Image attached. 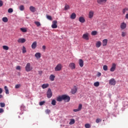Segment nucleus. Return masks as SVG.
I'll use <instances>...</instances> for the list:
<instances>
[{"mask_svg":"<svg viewBox=\"0 0 128 128\" xmlns=\"http://www.w3.org/2000/svg\"><path fill=\"white\" fill-rule=\"evenodd\" d=\"M12 12H14V10L12 8H10L8 10V12H9V14Z\"/></svg>","mask_w":128,"mask_h":128,"instance_id":"obj_44","label":"nucleus"},{"mask_svg":"<svg viewBox=\"0 0 128 128\" xmlns=\"http://www.w3.org/2000/svg\"><path fill=\"white\" fill-rule=\"evenodd\" d=\"M0 108H4L6 106V104L4 103L0 102Z\"/></svg>","mask_w":128,"mask_h":128,"instance_id":"obj_38","label":"nucleus"},{"mask_svg":"<svg viewBox=\"0 0 128 128\" xmlns=\"http://www.w3.org/2000/svg\"><path fill=\"white\" fill-rule=\"evenodd\" d=\"M62 66L60 64H58L54 68L55 72H60L62 70Z\"/></svg>","mask_w":128,"mask_h":128,"instance_id":"obj_3","label":"nucleus"},{"mask_svg":"<svg viewBox=\"0 0 128 128\" xmlns=\"http://www.w3.org/2000/svg\"><path fill=\"white\" fill-rule=\"evenodd\" d=\"M82 38L84 40H88L89 38H88V34L86 33V34H84L82 36Z\"/></svg>","mask_w":128,"mask_h":128,"instance_id":"obj_13","label":"nucleus"},{"mask_svg":"<svg viewBox=\"0 0 128 128\" xmlns=\"http://www.w3.org/2000/svg\"><path fill=\"white\" fill-rule=\"evenodd\" d=\"M48 86H50V84H44L42 86V88L43 90H44V88H48Z\"/></svg>","mask_w":128,"mask_h":128,"instance_id":"obj_18","label":"nucleus"},{"mask_svg":"<svg viewBox=\"0 0 128 128\" xmlns=\"http://www.w3.org/2000/svg\"><path fill=\"white\" fill-rule=\"evenodd\" d=\"M2 20L4 22H8V18L6 17H4L2 18Z\"/></svg>","mask_w":128,"mask_h":128,"instance_id":"obj_28","label":"nucleus"},{"mask_svg":"<svg viewBox=\"0 0 128 128\" xmlns=\"http://www.w3.org/2000/svg\"><path fill=\"white\" fill-rule=\"evenodd\" d=\"M63 100H64L66 102H68L70 100V98L67 95H62Z\"/></svg>","mask_w":128,"mask_h":128,"instance_id":"obj_4","label":"nucleus"},{"mask_svg":"<svg viewBox=\"0 0 128 128\" xmlns=\"http://www.w3.org/2000/svg\"><path fill=\"white\" fill-rule=\"evenodd\" d=\"M108 2V0H97V2L98 4H104Z\"/></svg>","mask_w":128,"mask_h":128,"instance_id":"obj_9","label":"nucleus"},{"mask_svg":"<svg viewBox=\"0 0 128 128\" xmlns=\"http://www.w3.org/2000/svg\"><path fill=\"white\" fill-rule=\"evenodd\" d=\"M2 93V88H0V94Z\"/></svg>","mask_w":128,"mask_h":128,"instance_id":"obj_57","label":"nucleus"},{"mask_svg":"<svg viewBox=\"0 0 128 128\" xmlns=\"http://www.w3.org/2000/svg\"><path fill=\"white\" fill-rule=\"evenodd\" d=\"M103 70H104L106 71L108 70V66L104 65L103 66Z\"/></svg>","mask_w":128,"mask_h":128,"instance_id":"obj_40","label":"nucleus"},{"mask_svg":"<svg viewBox=\"0 0 128 128\" xmlns=\"http://www.w3.org/2000/svg\"><path fill=\"white\" fill-rule=\"evenodd\" d=\"M4 5V2H2V0H0V8H2V6Z\"/></svg>","mask_w":128,"mask_h":128,"instance_id":"obj_50","label":"nucleus"},{"mask_svg":"<svg viewBox=\"0 0 128 128\" xmlns=\"http://www.w3.org/2000/svg\"><path fill=\"white\" fill-rule=\"evenodd\" d=\"M33 68L32 66H30V63L28 62L26 64V66L25 67V70L27 72H32L33 70Z\"/></svg>","mask_w":128,"mask_h":128,"instance_id":"obj_1","label":"nucleus"},{"mask_svg":"<svg viewBox=\"0 0 128 128\" xmlns=\"http://www.w3.org/2000/svg\"><path fill=\"white\" fill-rule=\"evenodd\" d=\"M38 44L36 42H32V50H35V48H36V46H37Z\"/></svg>","mask_w":128,"mask_h":128,"instance_id":"obj_16","label":"nucleus"},{"mask_svg":"<svg viewBox=\"0 0 128 128\" xmlns=\"http://www.w3.org/2000/svg\"><path fill=\"white\" fill-rule=\"evenodd\" d=\"M52 28H58V21L56 20L52 21Z\"/></svg>","mask_w":128,"mask_h":128,"instance_id":"obj_5","label":"nucleus"},{"mask_svg":"<svg viewBox=\"0 0 128 128\" xmlns=\"http://www.w3.org/2000/svg\"><path fill=\"white\" fill-rule=\"evenodd\" d=\"M36 58H40L41 54L40 52H37L35 54Z\"/></svg>","mask_w":128,"mask_h":128,"instance_id":"obj_25","label":"nucleus"},{"mask_svg":"<svg viewBox=\"0 0 128 128\" xmlns=\"http://www.w3.org/2000/svg\"><path fill=\"white\" fill-rule=\"evenodd\" d=\"M2 94H0V98H2Z\"/></svg>","mask_w":128,"mask_h":128,"instance_id":"obj_59","label":"nucleus"},{"mask_svg":"<svg viewBox=\"0 0 128 128\" xmlns=\"http://www.w3.org/2000/svg\"><path fill=\"white\" fill-rule=\"evenodd\" d=\"M100 46H102V42L98 41L96 42V48H100Z\"/></svg>","mask_w":128,"mask_h":128,"instance_id":"obj_20","label":"nucleus"},{"mask_svg":"<svg viewBox=\"0 0 128 128\" xmlns=\"http://www.w3.org/2000/svg\"><path fill=\"white\" fill-rule=\"evenodd\" d=\"M45 112L46 114H50V110L47 109L45 110Z\"/></svg>","mask_w":128,"mask_h":128,"instance_id":"obj_43","label":"nucleus"},{"mask_svg":"<svg viewBox=\"0 0 128 128\" xmlns=\"http://www.w3.org/2000/svg\"><path fill=\"white\" fill-rule=\"evenodd\" d=\"M120 28L121 30H124L126 28V24L124 22L121 23Z\"/></svg>","mask_w":128,"mask_h":128,"instance_id":"obj_8","label":"nucleus"},{"mask_svg":"<svg viewBox=\"0 0 128 128\" xmlns=\"http://www.w3.org/2000/svg\"><path fill=\"white\" fill-rule=\"evenodd\" d=\"M94 86L98 87L100 86V82H97L94 83Z\"/></svg>","mask_w":128,"mask_h":128,"instance_id":"obj_35","label":"nucleus"},{"mask_svg":"<svg viewBox=\"0 0 128 128\" xmlns=\"http://www.w3.org/2000/svg\"><path fill=\"white\" fill-rule=\"evenodd\" d=\"M76 92H78V89H76V88L72 89L71 90V93L72 94H76Z\"/></svg>","mask_w":128,"mask_h":128,"instance_id":"obj_27","label":"nucleus"},{"mask_svg":"<svg viewBox=\"0 0 128 128\" xmlns=\"http://www.w3.org/2000/svg\"><path fill=\"white\" fill-rule=\"evenodd\" d=\"M46 18H48V20H52V16H50L47 15Z\"/></svg>","mask_w":128,"mask_h":128,"instance_id":"obj_34","label":"nucleus"},{"mask_svg":"<svg viewBox=\"0 0 128 128\" xmlns=\"http://www.w3.org/2000/svg\"><path fill=\"white\" fill-rule=\"evenodd\" d=\"M24 108V106H21V108Z\"/></svg>","mask_w":128,"mask_h":128,"instance_id":"obj_60","label":"nucleus"},{"mask_svg":"<svg viewBox=\"0 0 128 128\" xmlns=\"http://www.w3.org/2000/svg\"><path fill=\"white\" fill-rule=\"evenodd\" d=\"M3 48V49L4 50H8V46H2Z\"/></svg>","mask_w":128,"mask_h":128,"instance_id":"obj_36","label":"nucleus"},{"mask_svg":"<svg viewBox=\"0 0 128 128\" xmlns=\"http://www.w3.org/2000/svg\"><path fill=\"white\" fill-rule=\"evenodd\" d=\"M42 50H46V46H42Z\"/></svg>","mask_w":128,"mask_h":128,"instance_id":"obj_55","label":"nucleus"},{"mask_svg":"<svg viewBox=\"0 0 128 128\" xmlns=\"http://www.w3.org/2000/svg\"><path fill=\"white\" fill-rule=\"evenodd\" d=\"M57 102H62L64 100V98H62V96H59L56 99Z\"/></svg>","mask_w":128,"mask_h":128,"instance_id":"obj_22","label":"nucleus"},{"mask_svg":"<svg viewBox=\"0 0 128 128\" xmlns=\"http://www.w3.org/2000/svg\"><path fill=\"white\" fill-rule=\"evenodd\" d=\"M46 96L48 98H50L52 96V89H50V88H48L46 92Z\"/></svg>","mask_w":128,"mask_h":128,"instance_id":"obj_2","label":"nucleus"},{"mask_svg":"<svg viewBox=\"0 0 128 128\" xmlns=\"http://www.w3.org/2000/svg\"><path fill=\"white\" fill-rule=\"evenodd\" d=\"M82 108V104H79L78 109L80 110Z\"/></svg>","mask_w":128,"mask_h":128,"instance_id":"obj_46","label":"nucleus"},{"mask_svg":"<svg viewBox=\"0 0 128 128\" xmlns=\"http://www.w3.org/2000/svg\"><path fill=\"white\" fill-rule=\"evenodd\" d=\"M76 18V13H72L70 16V18L72 20H74Z\"/></svg>","mask_w":128,"mask_h":128,"instance_id":"obj_23","label":"nucleus"},{"mask_svg":"<svg viewBox=\"0 0 128 128\" xmlns=\"http://www.w3.org/2000/svg\"><path fill=\"white\" fill-rule=\"evenodd\" d=\"M102 122V120L100 119V118H97L96 120V124H98V122Z\"/></svg>","mask_w":128,"mask_h":128,"instance_id":"obj_48","label":"nucleus"},{"mask_svg":"<svg viewBox=\"0 0 128 128\" xmlns=\"http://www.w3.org/2000/svg\"><path fill=\"white\" fill-rule=\"evenodd\" d=\"M116 63L112 64V66L110 69V72H114L116 70Z\"/></svg>","mask_w":128,"mask_h":128,"instance_id":"obj_7","label":"nucleus"},{"mask_svg":"<svg viewBox=\"0 0 128 128\" xmlns=\"http://www.w3.org/2000/svg\"><path fill=\"white\" fill-rule=\"evenodd\" d=\"M94 12L92 10H90L88 13V18H94Z\"/></svg>","mask_w":128,"mask_h":128,"instance_id":"obj_12","label":"nucleus"},{"mask_svg":"<svg viewBox=\"0 0 128 128\" xmlns=\"http://www.w3.org/2000/svg\"><path fill=\"white\" fill-rule=\"evenodd\" d=\"M79 66H80V68H82L84 66V60L82 59L79 60Z\"/></svg>","mask_w":128,"mask_h":128,"instance_id":"obj_19","label":"nucleus"},{"mask_svg":"<svg viewBox=\"0 0 128 128\" xmlns=\"http://www.w3.org/2000/svg\"><path fill=\"white\" fill-rule=\"evenodd\" d=\"M108 39H104L102 42V46H108Z\"/></svg>","mask_w":128,"mask_h":128,"instance_id":"obj_14","label":"nucleus"},{"mask_svg":"<svg viewBox=\"0 0 128 128\" xmlns=\"http://www.w3.org/2000/svg\"><path fill=\"white\" fill-rule=\"evenodd\" d=\"M126 18L128 20V14H126Z\"/></svg>","mask_w":128,"mask_h":128,"instance_id":"obj_58","label":"nucleus"},{"mask_svg":"<svg viewBox=\"0 0 128 128\" xmlns=\"http://www.w3.org/2000/svg\"><path fill=\"white\" fill-rule=\"evenodd\" d=\"M80 110L78 108V109H74L73 110V111L74 112H80Z\"/></svg>","mask_w":128,"mask_h":128,"instance_id":"obj_54","label":"nucleus"},{"mask_svg":"<svg viewBox=\"0 0 128 128\" xmlns=\"http://www.w3.org/2000/svg\"><path fill=\"white\" fill-rule=\"evenodd\" d=\"M79 22H82V24H84V22H86V20L84 19V18L80 16L79 18Z\"/></svg>","mask_w":128,"mask_h":128,"instance_id":"obj_17","label":"nucleus"},{"mask_svg":"<svg viewBox=\"0 0 128 128\" xmlns=\"http://www.w3.org/2000/svg\"><path fill=\"white\" fill-rule=\"evenodd\" d=\"M20 30L22 32H28V29L26 28H20Z\"/></svg>","mask_w":128,"mask_h":128,"instance_id":"obj_24","label":"nucleus"},{"mask_svg":"<svg viewBox=\"0 0 128 128\" xmlns=\"http://www.w3.org/2000/svg\"><path fill=\"white\" fill-rule=\"evenodd\" d=\"M19 8H20V10L22 11L24 10V5H21L19 7Z\"/></svg>","mask_w":128,"mask_h":128,"instance_id":"obj_32","label":"nucleus"},{"mask_svg":"<svg viewBox=\"0 0 128 128\" xmlns=\"http://www.w3.org/2000/svg\"><path fill=\"white\" fill-rule=\"evenodd\" d=\"M109 84L111 86H116V80L114 78H111L109 81Z\"/></svg>","mask_w":128,"mask_h":128,"instance_id":"obj_11","label":"nucleus"},{"mask_svg":"<svg viewBox=\"0 0 128 128\" xmlns=\"http://www.w3.org/2000/svg\"><path fill=\"white\" fill-rule=\"evenodd\" d=\"M4 112V110L2 108H0V114Z\"/></svg>","mask_w":128,"mask_h":128,"instance_id":"obj_52","label":"nucleus"},{"mask_svg":"<svg viewBox=\"0 0 128 128\" xmlns=\"http://www.w3.org/2000/svg\"><path fill=\"white\" fill-rule=\"evenodd\" d=\"M34 24L37 26H40V23L38 22H35Z\"/></svg>","mask_w":128,"mask_h":128,"instance_id":"obj_42","label":"nucleus"},{"mask_svg":"<svg viewBox=\"0 0 128 128\" xmlns=\"http://www.w3.org/2000/svg\"><path fill=\"white\" fill-rule=\"evenodd\" d=\"M51 104L52 106H56V101L55 100H52Z\"/></svg>","mask_w":128,"mask_h":128,"instance_id":"obj_31","label":"nucleus"},{"mask_svg":"<svg viewBox=\"0 0 128 128\" xmlns=\"http://www.w3.org/2000/svg\"><path fill=\"white\" fill-rule=\"evenodd\" d=\"M20 66H16V70H20Z\"/></svg>","mask_w":128,"mask_h":128,"instance_id":"obj_51","label":"nucleus"},{"mask_svg":"<svg viewBox=\"0 0 128 128\" xmlns=\"http://www.w3.org/2000/svg\"><path fill=\"white\" fill-rule=\"evenodd\" d=\"M22 50V54H26V47H24V46H23Z\"/></svg>","mask_w":128,"mask_h":128,"instance_id":"obj_33","label":"nucleus"},{"mask_svg":"<svg viewBox=\"0 0 128 128\" xmlns=\"http://www.w3.org/2000/svg\"><path fill=\"white\" fill-rule=\"evenodd\" d=\"M100 76H102V73L98 72L97 74V76H98V78H100Z\"/></svg>","mask_w":128,"mask_h":128,"instance_id":"obj_53","label":"nucleus"},{"mask_svg":"<svg viewBox=\"0 0 128 128\" xmlns=\"http://www.w3.org/2000/svg\"><path fill=\"white\" fill-rule=\"evenodd\" d=\"M4 90H5L6 91V94H10V92L8 91V86H4Z\"/></svg>","mask_w":128,"mask_h":128,"instance_id":"obj_26","label":"nucleus"},{"mask_svg":"<svg viewBox=\"0 0 128 128\" xmlns=\"http://www.w3.org/2000/svg\"><path fill=\"white\" fill-rule=\"evenodd\" d=\"M126 36V33L124 32H122V36L123 38L124 37Z\"/></svg>","mask_w":128,"mask_h":128,"instance_id":"obj_41","label":"nucleus"},{"mask_svg":"<svg viewBox=\"0 0 128 128\" xmlns=\"http://www.w3.org/2000/svg\"><path fill=\"white\" fill-rule=\"evenodd\" d=\"M85 128H90V124H85Z\"/></svg>","mask_w":128,"mask_h":128,"instance_id":"obj_47","label":"nucleus"},{"mask_svg":"<svg viewBox=\"0 0 128 128\" xmlns=\"http://www.w3.org/2000/svg\"><path fill=\"white\" fill-rule=\"evenodd\" d=\"M45 102H46L42 101V102H40L39 104H40V106H44V104Z\"/></svg>","mask_w":128,"mask_h":128,"instance_id":"obj_45","label":"nucleus"},{"mask_svg":"<svg viewBox=\"0 0 128 128\" xmlns=\"http://www.w3.org/2000/svg\"><path fill=\"white\" fill-rule=\"evenodd\" d=\"M70 10V6L68 4H66L64 6V10Z\"/></svg>","mask_w":128,"mask_h":128,"instance_id":"obj_29","label":"nucleus"},{"mask_svg":"<svg viewBox=\"0 0 128 128\" xmlns=\"http://www.w3.org/2000/svg\"><path fill=\"white\" fill-rule=\"evenodd\" d=\"M38 74H39L40 76H42V71H39V72H38Z\"/></svg>","mask_w":128,"mask_h":128,"instance_id":"obj_56","label":"nucleus"},{"mask_svg":"<svg viewBox=\"0 0 128 128\" xmlns=\"http://www.w3.org/2000/svg\"><path fill=\"white\" fill-rule=\"evenodd\" d=\"M96 34H98L96 31H93L92 32L91 34L92 36H96Z\"/></svg>","mask_w":128,"mask_h":128,"instance_id":"obj_37","label":"nucleus"},{"mask_svg":"<svg viewBox=\"0 0 128 128\" xmlns=\"http://www.w3.org/2000/svg\"><path fill=\"white\" fill-rule=\"evenodd\" d=\"M30 10L32 12H36V8L34 6H30Z\"/></svg>","mask_w":128,"mask_h":128,"instance_id":"obj_15","label":"nucleus"},{"mask_svg":"<svg viewBox=\"0 0 128 128\" xmlns=\"http://www.w3.org/2000/svg\"><path fill=\"white\" fill-rule=\"evenodd\" d=\"M74 122H76V121L74 120V119H71L69 123V124H74Z\"/></svg>","mask_w":128,"mask_h":128,"instance_id":"obj_30","label":"nucleus"},{"mask_svg":"<svg viewBox=\"0 0 128 128\" xmlns=\"http://www.w3.org/2000/svg\"><path fill=\"white\" fill-rule=\"evenodd\" d=\"M15 88H20V84H16L15 86Z\"/></svg>","mask_w":128,"mask_h":128,"instance_id":"obj_49","label":"nucleus"},{"mask_svg":"<svg viewBox=\"0 0 128 128\" xmlns=\"http://www.w3.org/2000/svg\"><path fill=\"white\" fill-rule=\"evenodd\" d=\"M68 66L70 70H76V64L74 62L70 63Z\"/></svg>","mask_w":128,"mask_h":128,"instance_id":"obj_6","label":"nucleus"},{"mask_svg":"<svg viewBox=\"0 0 128 128\" xmlns=\"http://www.w3.org/2000/svg\"><path fill=\"white\" fill-rule=\"evenodd\" d=\"M26 42V40L24 38H20L18 40V44H24Z\"/></svg>","mask_w":128,"mask_h":128,"instance_id":"obj_10","label":"nucleus"},{"mask_svg":"<svg viewBox=\"0 0 128 128\" xmlns=\"http://www.w3.org/2000/svg\"><path fill=\"white\" fill-rule=\"evenodd\" d=\"M128 8H125L123 9V10H122L123 14H126V12H128Z\"/></svg>","mask_w":128,"mask_h":128,"instance_id":"obj_39","label":"nucleus"},{"mask_svg":"<svg viewBox=\"0 0 128 128\" xmlns=\"http://www.w3.org/2000/svg\"><path fill=\"white\" fill-rule=\"evenodd\" d=\"M56 78V76H54V75L51 74L50 76V80H51V82H54V78Z\"/></svg>","mask_w":128,"mask_h":128,"instance_id":"obj_21","label":"nucleus"}]
</instances>
